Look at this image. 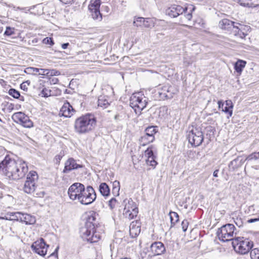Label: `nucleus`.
<instances>
[{
  "instance_id": "1",
  "label": "nucleus",
  "mask_w": 259,
  "mask_h": 259,
  "mask_svg": "<svg viewBox=\"0 0 259 259\" xmlns=\"http://www.w3.org/2000/svg\"><path fill=\"white\" fill-rule=\"evenodd\" d=\"M104 233V226L99 222L98 214L92 211L89 212L84 226L80 228L79 234L83 240L90 243L97 242Z\"/></svg>"
},
{
  "instance_id": "2",
  "label": "nucleus",
  "mask_w": 259,
  "mask_h": 259,
  "mask_svg": "<svg viewBox=\"0 0 259 259\" xmlns=\"http://www.w3.org/2000/svg\"><path fill=\"white\" fill-rule=\"evenodd\" d=\"M27 172V164L21 160L16 161L7 156L0 163V173L10 179L19 180L23 178Z\"/></svg>"
},
{
  "instance_id": "3",
  "label": "nucleus",
  "mask_w": 259,
  "mask_h": 259,
  "mask_svg": "<svg viewBox=\"0 0 259 259\" xmlns=\"http://www.w3.org/2000/svg\"><path fill=\"white\" fill-rule=\"evenodd\" d=\"M195 10V7L192 5L185 7L173 5L166 9V14L172 18L181 16V23H185L191 20L192 13Z\"/></svg>"
},
{
  "instance_id": "4",
  "label": "nucleus",
  "mask_w": 259,
  "mask_h": 259,
  "mask_svg": "<svg viewBox=\"0 0 259 259\" xmlns=\"http://www.w3.org/2000/svg\"><path fill=\"white\" fill-rule=\"evenodd\" d=\"M96 119L92 114H87L76 119L74 130L79 134H85L92 131L96 125Z\"/></svg>"
},
{
  "instance_id": "5",
  "label": "nucleus",
  "mask_w": 259,
  "mask_h": 259,
  "mask_svg": "<svg viewBox=\"0 0 259 259\" xmlns=\"http://www.w3.org/2000/svg\"><path fill=\"white\" fill-rule=\"evenodd\" d=\"M232 244L236 252L245 254L248 253L253 246V243L249 239L244 237H237L233 240Z\"/></svg>"
},
{
  "instance_id": "6",
  "label": "nucleus",
  "mask_w": 259,
  "mask_h": 259,
  "mask_svg": "<svg viewBox=\"0 0 259 259\" xmlns=\"http://www.w3.org/2000/svg\"><path fill=\"white\" fill-rule=\"evenodd\" d=\"M130 106L133 108L136 114L140 113L147 105L146 98L140 92L132 94L130 98Z\"/></svg>"
},
{
  "instance_id": "7",
  "label": "nucleus",
  "mask_w": 259,
  "mask_h": 259,
  "mask_svg": "<svg viewBox=\"0 0 259 259\" xmlns=\"http://www.w3.org/2000/svg\"><path fill=\"white\" fill-rule=\"evenodd\" d=\"M38 176L35 171H30L27 176L23 187V191L29 194H33L37 187V182Z\"/></svg>"
},
{
  "instance_id": "8",
  "label": "nucleus",
  "mask_w": 259,
  "mask_h": 259,
  "mask_svg": "<svg viewBox=\"0 0 259 259\" xmlns=\"http://www.w3.org/2000/svg\"><path fill=\"white\" fill-rule=\"evenodd\" d=\"M235 226L232 224H227L219 228L217 231V236L221 241H233Z\"/></svg>"
},
{
  "instance_id": "9",
  "label": "nucleus",
  "mask_w": 259,
  "mask_h": 259,
  "mask_svg": "<svg viewBox=\"0 0 259 259\" xmlns=\"http://www.w3.org/2000/svg\"><path fill=\"white\" fill-rule=\"evenodd\" d=\"M123 203L124 207L123 214L125 218L128 220H132L136 218L139 212L138 208L136 203L130 198L124 200Z\"/></svg>"
},
{
  "instance_id": "10",
  "label": "nucleus",
  "mask_w": 259,
  "mask_h": 259,
  "mask_svg": "<svg viewBox=\"0 0 259 259\" xmlns=\"http://www.w3.org/2000/svg\"><path fill=\"white\" fill-rule=\"evenodd\" d=\"M189 142L195 147L199 146L203 141V135L201 130L192 126L187 134Z\"/></svg>"
},
{
  "instance_id": "11",
  "label": "nucleus",
  "mask_w": 259,
  "mask_h": 259,
  "mask_svg": "<svg viewBox=\"0 0 259 259\" xmlns=\"http://www.w3.org/2000/svg\"><path fill=\"white\" fill-rule=\"evenodd\" d=\"M79 202L83 205H89L93 203L96 199V192L92 186H89L84 188L81 195L80 196Z\"/></svg>"
},
{
  "instance_id": "12",
  "label": "nucleus",
  "mask_w": 259,
  "mask_h": 259,
  "mask_svg": "<svg viewBox=\"0 0 259 259\" xmlns=\"http://www.w3.org/2000/svg\"><path fill=\"white\" fill-rule=\"evenodd\" d=\"M84 186L79 183H75L71 185L68 189V194L72 200H77L79 201L80 196L84 191Z\"/></svg>"
},
{
  "instance_id": "13",
  "label": "nucleus",
  "mask_w": 259,
  "mask_h": 259,
  "mask_svg": "<svg viewBox=\"0 0 259 259\" xmlns=\"http://www.w3.org/2000/svg\"><path fill=\"white\" fill-rule=\"evenodd\" d=\"M101 0H91L88 6V9L91 13L92 18L95 20L101 21L102 15L100 11Z\"/></svg>"
},
{
  "instance_id": "14",
  "label": "nucleus",
  "mask_w": 259,
  "mask_h": 259,
  "mask_svg": "<svg viewBox=\"0 0 259 259\" xmlns=\"http://www.w3.org/2000/svg\"><path fill=\"white\" fill-rule=\"evenodd\" d=\"M177 90L172 86L165 85L157 90V94L160 100L171 99Z\"/></svg>"
},
{
  "instance_id": "15",
  "label": "nucleus",
  "mask_w": 259,
  "mask_h": 259,
  "mask_svg": "<svg viewBox=\"0 0 259 259\" xmlns=\"http://www.w3.org/2000/svg\"><path fill=\"white\" fill-rule=\"evenodd\" d=\"M13 120L23 126L30 128L33 126V122L29 117L22 112L15 113L12 116Z\"/></svg>"
},
{
  "instance_id": "16",
  "label": "nucleus",
  "mask_w": 259,
  "mask_h": 259,
  "mask_svg": "<svg viewBox=\"0 0 259 259\" xmlns=\"http://www.w3.org/2000/svg\"><path fill=\"white\" fill-rule=\"evenodd\" d=\"M49 247V245L46 243L44 239L42 238L33 242L31 245L32 250L42 256L47 254V249Z\"/></svg>"
},
{
  "instance_id": "17",
  "label": "nucleus",
  "mask_w": 259,
  "mask_h": 259,
  "mask_svg": "<svg viewBox=\"0 0 259 259\" xmlns=\"http://www.w3.org/2000/svg\"><path fill=\"white\" fill-rule=\"evenodd\" d=\"M250 29L249 26L237 22L232 33L238 38L243 39L248 35V32Z\"/></svg>"
},
{
  "instance_id": "18",
  "label": "nucleus",
  "mask_w": 259,
  "mask_h": 259,
  "mask_svg": "<svg viewBox=\"0 0 259 259\" xmlns=\"http://www.w3.org/2000/svg\"><path fill=\"white\" fill-rule=\"evenodd\" d=\"M82 167V165L77 164L74 158L70 157L65 161L63 172L67 174L73 169H76Z\"/></svg>"
},
{
  "instance_id": "19",
  "label": "nucleus",
  "mask_w": 259,
  "mask_h": 259,
  "mask_svg": "<svg viewBox=\"0 0 259 259\" xmlns=\"http://www.w3.org/2000/svg\"><path fill=\"white\" fill-rule=\"evenodd\" d=\"M150 249L153 255H159L165 251L164 244L160 241L154 242L150 245Z\"/></svg>"
},
{
  "instance_id": "20",
  "label": "nucleus",
  "mask_w": 259,
  "mask_h": 259,
  "mask_svg": "<svg viewBox=\"0 0 259 259\" xmlns=\"http://www.w3.org/2000/svg\"><path fill=\"white\" fill-rule=\"evenodd\" d=\"M75 112V110L68 102L64 103L60 111V114L65 117H71Z\"/></svg>"
},
{
  "instance_id": "21",
  "label": "nucleus",
  "mask_w": 259,
  "mask_h": 259,
  "mask_svg": "<svg viewBox=\"0 0 259 259\" xmlns=\"http://www.w3.org/2000/svg\"><path fill=\"white\" fill-rule=\"evenodd\" d=\"M237 22H233L228 19L221 20L219 23V27L223 30L233 31Z\"/></svg>"
},
{
  "instance_id": "22",
  "label": "nucleus",
  "mask_w": 259,
  "mask_h": 259,
  "mask_svg": "<svg viewBox=\"0 0 259 259\" xmlns=\"http://www.w3.org/2000/svg\"><path fill=\"white\" fill-rule=\"evenodd\" d=\"M141 232V224L138 221L132 222L130 226V234L132 238H135Z\"/></svg>"
},
{
  "instance_id": "23",
  "label": "nucleus",
  "mask_w": 259,
  "mask_h": 259,
  "mask_svg": "<svg viewBox=\"0 0 259 259\" xmlns=\"http://www.w3.org/2000/svg\"><path fill=\"white\" fill-rule=\"evenodd\" d=\"M20 222L25 223L26 225H32L35 223L36 220L34 216L27 213L21 212Z\"/></svg>"
},
{
  "instance_id": "24",
  "label": "nucleus",
  "mask_w": 259,
  "mask_h": 259,
  "mask_svg": "<svg viewBox=\"0 0 259 259\" xmlns=\"http://www.w3.org/2000/svg\"><path fill=\"white\" fill-rule=\"evenodd\" d=\"M245 161V160L242 157H238L230 162L229 166L230 168L233 169L238 168L241 166Z\"/></svg>"
},
{
  "instance_id": "25",
  "label": "nucleus",
  "mask_w": 259,
  "mask_h": 259,
  "mask_svg": "<svg viewBox=\"0 0 259 259\" xmlns=\"http://www.w3.org/2000/svg\"><path fill=\"white\" fill-rule=\"evenodd\" d=\"M157 127L154 126H148L145 129V135L149 137L150 141H154L155 139L154 135L157 132Z\"/></svg>"
},
{
  "instance_id": "26",
  "label": "nucleus",
  "mask_w": 259,
  "mask_h": 259,
  "mask_svg": "<svg viewBox=\"0 0 259 259\" xmlns=\"http://www.w3.org/2000/svg\"><path fill=\"white\" fill-rule=\"evenodd\" d=\"M98 105L103 109L107 108L110 105L108 98L104 96H100L98 98Z\"/></svg>"
},
{
  "instance_id": "27",
  "label": "nucleus",
  "mask_w": 259,
  "mask_h": 259,
  "mask_svg": "<svg viewBox=\"0 0 259 259\" xmlns=\"http://www.w3.org/2000/svg\"><path fill=\"white\" fill-rule=\"evenodd\" d=\"M99 190L101 194L104 196H108L110 194V188L106 183H102L99 187Z\"/></svg>"
},
{
  "instance_id": "28",
  "label": "nucleus",
  "mask_w": 259,
  "mask_h": 259,
  "mask_svg": "<svg viewBox=\"0 0 259 259\" xmlns=\"http://www.w3.org/2000/svg\"><path fill=\"white\" fill-rule=\"evenodd\" d=\"M233 108L232 102L231 100H226L224 106V112L228 114L229 116H231L233 113Z\"/></svg>"
},
{
  "instance_id": "29",
  "label": "nucleus",
  "mask_w": 259,
  "mask_h": 259,
  "mask_svg": "<svg viewBox=\"0 0 259 259\" xmlns=\"http://www.w3.org/2000/svg\"><path fill=\"white\" fill-rule=\"evenodd\" d=\"M246 62L243 60H239L237 61L234 65V68L238 73H241L243 69L245 67Z\"/></svg>"
},
{
  "instance_id": "30",
  "label": "nucleus",
  "mask_w": 259,
  "mask_h": 259,
  "mask_svg": "<svg viewBox=\"0 0 259 259\" xmlns=\"http://www.w3.org/2000/svg\"><path fill=\"white\" fill-rule=\"evenodd\" d=\"M169 215L170 219L171 227H172L179 221V217L177 212L171 211L169 212Z\"/></svg>"
},
{
  "instance_id": "31",
  "label": "nucleus",
  "mask_w": 259,
  "mask_h": 259,
  "mask_svg": "<svg viewBox=\"0 0 259 259\" xmlns=\"http://www.w3.org/2000/svg\"><path fill=\"white\" fill-rule=\"evenodd\" d=\"M120 190L119 182L117 181H115L112 183V192L114 196H118Z\"/></svg>"
},
{
  "instance_id": "32",
  "label": "nucleus",
  "mask_w": 259,
  "mask_h": 259,
  "mask_svg": "<svg viewBox=\"0 0 259 259\" xmlns=\"http://www.w3.org/2000/svg\"><path fill=\"white\" fill-rule=\"evenodd\" d=\"M16 31L15 28L7 26L4 35L7 36H12L16 34Z\"/></svg>"
},
{
  "instance_id": "33",
  "label": "nucleus",
  "mask_w": 259,
  "mask_h": 259,
  "mask_svg": "<svg viewBox=\"0 0 259 259\" xmlns=\"http://www.w3.org/2000/svg\"><path fill=\"white\" fill-rule=\"evenodd\" d=\"M10 217L9 218L6 217V219L8 220H15L20 222V219H21L20 212H11L10 214Z\"/></svg>"
},
{
  "instance_id": "34",
  "label": "nucleus",
  "mask_w": 259,
  "mask_h": 259,
  "mask_svg": "<svg viewBox=\"0 0 259 259\" xmlns=\"http://www.w3.org/2000/svg\"><path fill=\"white\" fill-rule=\"evenodd\" d=\"M156 156L150 157L147 158L146 159V163L147 165L151 166L153 168H154L157 164V161L155 160Z\"/></svg>"
},
{
  "instance_id": "35",
  "label": "nucleus",
  "mask_w": 259,
  "mask_h": 259,
  "mask_svg": "<svg viewBox=\"0 0 259 259\" xmlns=\"http://www.w3.org/2000/svg\"><path fill=\"white\" fill-rule=\"evenodd\" d=\"M145 21H147L146 18L143 17H138L134 19L133 24L136 26H143V24Z\"/></svg>"
},
{
  "instance_id": "36",
  "label": "nucleus",
  "mask_w": 259,
  "mask_h": 259,
  "mask_svg": "<svg viewBox=\"0 0 259 259\" xmlns=\"http://www.w3.org/2000/svg\"><path fill=\"white\" fill-rule=\"evenodd\" d=\"M41 70H44V73L46 72V74L49 76H57L60 74V71L57 70L56 69H52V70H44L42 69H40Z\"/></svg>"
},
{
  "instance_id": "37",
  "label": "nucleus",
  "mask_w": 259,
  "mask_h": 259,
  "mask_svg": "<svg viewBox=\"0 0 259 259\" xmlns=\"http://www.w3.org/2000/svg\"><path fill=\"white\" fill-rule=\"evenodd\" d=\"M8 94L15 99H18L20 97V93L15 89H10L9 90Z\"/></svg>"
},
{
  "instance_id": "38",
  "label": "nucleus",
  "mask_w": 259,
  "mask_h": 259,
  "mask_svg": "<svg viewBox=\"0 0 259 259\" xmlns=\"http://www.w3.org/2000/svg\"><path fill=\"white\" fill-rule=\"evenodd\" d=\"M250 255L251 259H259V249L257 248L251 249Z\"/></svg>"
},
{
  "instance_id": "39",
  "label": "nucleus",
  "mask_w": 259,
  "mask_h": 259,
  "mask_svg": "<svg viewBox=\"0 0 259 259\" xmlns=\"http://www.w3.org/2000/svg\"><path fill=\"white\" fill-rule=\"evenodd\" d=\"M65 155V152L63 150H61L59 153L56 155L54 158V161L55 163L59 165L60 164V161L63 157Z\"/></svg>"
},
{
  "instance_id": "40",
  "label": "nucleus",
  "mask_w": 259,
  "mask_h": 259,
  "mask_svg": "<svg viewBox=\"0 0 259 259\" xmlns=\"http://www.w3.org/2000/svg\"><path fill=\"white\" fill-rule=\"evenodd\" d=\"M154 141H150L149 140V137H147V136H146L145 135H143L141 137L140 139L141 144L142 146H145L146 145L153 142Z\"/></svg>"
},
{
  "instance_id": "41",
  "label": "nucleus",
  "mask_w": 259,
  "mask_h": 259,
  "mask_svg": "<svg viewBox=\"0 0 259 259\" xmlns=\"http://www.w3.org/2000/svg\"><path fill=\"white\" fill-rule=\"evenodd\" d=\"M145 156L147 158L155 156L154 154V153H153V151L152 150V147H148L145 151Z\"/></svg>"
},
{
  "instance_id": "42",
  "label": "nucleus",
  "mask_w": 259,
  "mask_h": 259,
  "mask_svg": "<svg viewBox=\"0 0 259 259\" xmlns=\"http://www.w3.org/2000/svg\"><path fill=\"white\" fill-rule=\"evenodd\" d=\"M39 69L34 67H28L26 68L25 72L27 73H37L39 72Z\"/></svg>"
},
{
  "instance_id": "43",
  "label": "nucleus",
  "mask_w": 259,
  "mask_h": 259,
  "mask_svg": "<svg viewBox=\"0 0 259 259\" xmlns=\"http://www.w3.org/2000/svg\"><path fill=\"white\" fill-rule=\"evenodd\" d=\"M41 95L42 97H48L52 96L51 91L50 89L44 88L41 91Z\"/></svg>"
},
{
  "instance_id": "44",
  "label": "nucleus",
  "mask_w": 259,
  "mask_h": 259,
  "mask_svg": "<svg viewBox=\"0 0 259 259\" xmlns=\"http://www.w3.org/2000/svg\"><path fill=\"white\" fill-rule=\"evenodd\" d=\"M44 44L53 46L54 44L53 39L52 37H47L42 40Z\"/></svg>"
},
{
  "instance_id": "45",
  "label": "nucleus",
  "mask_w": 259,
  "mask_h": 259,
  "mask_svg": "<svg viewBox=\"0 0 259 259\" xmlns=\"http://www.w3.org/2000/svg\"><path fill=\"white\" fill-rule=\"evenodd\" d=\"M253 159H255V160L258 159L256 152H254V153H253L250 154L244 160H247V161H249Z\"/></svg>"
},
{
  "instance_id": "46",
  "label": "nucleus",
  "mask_w": 259,
  "mask_h": 259,
  "mask_svg": "<svg viewBox=\"0 0 259 259\" xmlns=\"http://www.w3.org/2000/svg\"><path fill=\"white\" fill-rule=\"evenodd\" d=\"M117 203V200L115 198H111L108 201V205L111 209H113Z\"/></svg>"
},
{
  "instance_id": "47",
  "label": "nucleus",
  "mask_w": 259,
  "mask_h": 259,
  "mask_svg": "<svg viewBox=\"0 0 259 259\" xmlns=\"http://www.w3.org/2000/svg\"><path fill=\"white\" fill-rule=\"evenodd\" d=\"M146 20L147 21H145L143 26L147 28L151 27L153 25L152 20L150 18H146Z\"/></svg>"
},
{
  "instance_id": "48",
  "label": "nucleus",
  "mask_w": 259,
  "mask_h": 259,
  "mask_svg": "<svg viewBox=\"0 0 259 259\" xmlns=\"http://www.w3.org/2000/svg\"><path fill=\"white\" fill-rule=\"evenodd\" d=\"M181 225H182L183 231L184 232H186L187 231V228H188V225H189V222H188V220H184L182 222Z\"/></svg>"
},
{
  "instance_id": "49",
  "label": "nucleus",
  "mask_w": 259,
  "mask_h": 259,
  "mask_svg": "<svg viewBox=\"0 0 259 259\" xmlns=\"http://www.w3.org/2000/svg\"><path fill=\"white\" fill-rule=\"evenodd\" d=\"M14 104L8 103L6 105V109L8 112H11L14 109Z\"/></svg>"
},
{
  "instance_id": "50",
  "label": "nucleus",
  "mask_w": 259,
  "mask_h": 259,
  "mask_svg": "<svg viewBox=\"0 0 259 259\" xmlns=\"http://www.w3.org/2000/svg\"><path fill=\"white\" fill-rule=\"evenodd\" d=\"M49 81L51 84H55L58 82L59 79L56 77H52L50 78Z\"/></svg>"
},
{
  "instance_id": "51",
  "label": "nucleus",
  "mask_w": 259,
  "mask_h": 259,
  "mask_svg": "<svg viewBox=\"0 0 259 259\" xmlns=\"http://www.w3.org/2000/svg\"><path fill=\"white\" fill-rule=\"evenodd\" d=\"M219 109H221L224 112L225 104L222 101H219L218 102Z\"/></svg>"
},
{
  "instance_id": "52",
  "label": "nucleus",
  "mask_w": 259,
  "mask_h": 259,
  "mask_svg": "<svg viewBox=\"0 0 259 259\" xmlns=\"http://www.w3.org/2000/svg\"><path fill=\"white\" fill-rule=\"evenodd\" d=\"M102 10L103 11V12H106V13H108L110 11V8L108 6H102Z\"/></svg>"
},
{
  "instance_id": "53",
  "label": "nucleus",
  "mask_w": 259,
  "mask_h": 259,
  "mask_svg": "<svg viewBox=\"0 0 259 259\" xmlns=\"http://www.w3.org/2000/svg\"><path fill=\"white\" fill-rule=\"evenodd\" d=\"M28 81H26L25 82H23L20 84V88L24 90V91H27V87L26 85V83H27Z\"/></svg>"
},
{
  "instance_id": "54",
  "label": "nucleus",
  "mask_w": 259,
  "mask_h": 259,
  "mask_svg": "<svg viewBox=\"0 0 259 259\" xmlns=\"http://www.w3.org/2000/svg\"><path fill=\"white\" fill-rule=\"evenodd\" d=\"M259 221V218H257V219H249L248 220V222L249 223H254V222H255L256 221Z\"/></svg>"
},
{
  "instance_id": "55",
  "label": "nucleus",
  "mask_w": 259,
  "mask_h": 259,
  "mask_svg": "<svg viewBox=\"0 0 259 259\" xmlns=\"http://www.w3.org/2000/svg\"><path fill=\"white\" fill-rule=\"evenodd\" d=\"M69 46V44L68 42L64 43L62 44V48L63 49H66Z\"/></svg>"
},
{
  "instance_id": "56",
  "label": "nucleus",
  "mask_w": 259,
  "mask_h": 259,
  "mask_svg": "<svg viewBox=\"0 0 259 259\" xmlns=\"http://www.w3.org/2000/svg\"><path fill=\"white\" fill-rule=\"evenodd\" d=\"M121 115H120L119 114H116L114 116V119L116 120H121Z\"/></svg>"
},
{
  "instance_id": "57",
  "label": "nucleus",
  "mask_w": 259,
  "mask_h": 259,
  "mask_svg": "<svg viewBox=\"0 0 259 259\" xmlns=\"http://www.w3.org/2000/svg\"><path fill=\"white\" fill-rule=\"evenodd\" d=\"M218 173H219V170L217 169L215 170L213 173V176L214 177H218Z\"/></svg>"
},
{
  "instance_id": "58",
  "label": "nucleus",
  "mask_w": 259,
  "mask_h": 259,
  "mask_svg": "<svg viewBox=\"0 0 259 259\" xmlns=\"http://www.w3.org/2000/svg\"><path fill=\"white\" fill-rule=\"evenodd\" d=\"M208 128L209 129L208 131L210 132L214 133V132L215 131V128L212 126H209Z\"/></svg>"
},
{
  "instance_id": "59",
  "label": "nucleus",
  "mask_w": 259,
  "mask_h": 259,
  "mask_svg": "<svg viewBox=\"0 0 259 259\" xmlns=\"http://www.w3.org/2000/svg\"><path fill=\"white\" fill-rule=\"evenodd\" d=\"M235 222L237 226H238L239 227H240L241 226V225L239 224V222Z\"/></svg>"
},
{
  "instance_id": "60",
  "label": "nucleus",
  "mask_w": 259,
  "mask_h": 259,
  "mask_svg": "<svg viewBox=\"0 0 259 259\" xmlns=\"http://www.w3.org/2000/svg\"><path fill=\"white\" fill-rule=\"evenodd\" d=\"M235 222L237 226H238L239 227H240L241 226V225L239 224V222Z\"/></svg>"
},
{
  "instance_id": "61",
  "label": "nucleus",
  "mask_w": 259,
  "mask_h": 259,
  "mask_svg": "<svg viewBox=\"0 0 259 259\" xmlns=\"http://www.w3.org/2000/svg\"><path fill=\"white\" fill-rule=\"evenodd\" d=\"M10 230L11 231V232H12V233H13V234H15V233L14 232V231L12 230V228H10Z\"/></svg>"
},
{
  "instance_id": "62",
  "label": "nucleus",
  "mask_w": 259,
  "mask_h": 259,
  "mask_svg": "<svg viewBox=\"0 0 259 259\" xmlns=\"http://www.w3.org/2000/svg\"><path fill=\"white\" fill-rule=\"evenodd\" d=\"M65 93H67V94H69L70 93L69 92H68V90H67V89L65 90Z\"/></svg>"
},
{
  "instance_id": "63",
  "label": "nucleus",
  "mask_w": 259,
  "mask_h": 259,
  "mask_svg": "<svg viewBox=\"0 0 259 259\" xmlns=\"http://www.w3.org/2000/svg\"><path fill=\"white\" fill-rule=\"evenodd\" d=\"M256 153H257V156L258 159H259V152H256Z\"/></svg>"
},
{
  "instance_id": "64",
  "label": "nucleus",
  "mask_w": 259,
  "mask_h": 259,
  "mask_svg": "<svg viewBox=\"0 0 259 259\" xmlns=\"http://www.w3.org/2000/svg\"><path fill=\"white\" fill-rule=\"evenodd\" d=\"M120 259H130V258H127V257H124V258H121Z\"/></svg>"
}]
</instances>
